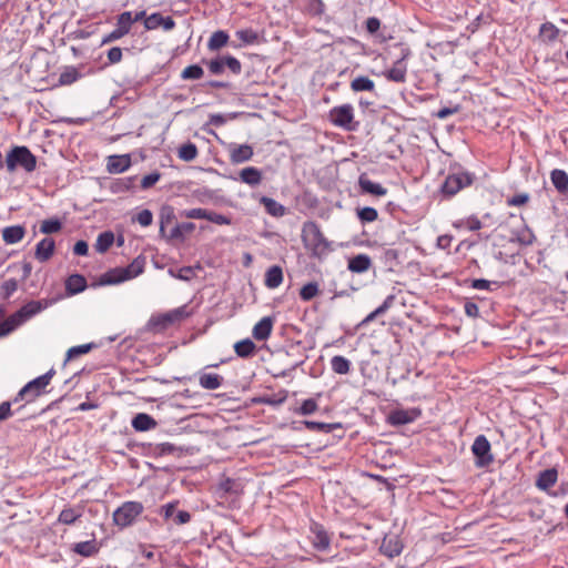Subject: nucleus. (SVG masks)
Wrapping results in <instances>:
<instances>
[{
    "mask_svg": "<svg viewBox=\"0 0 568 568\" xmlns=\"http://www.w3.org/2000/svg\"><path fill=\"white\" fill-rule=\"evenodd\" d=\"M475 181V173L464 170L459 163L450 164L449 172L440 185L439 193L443 199L449 200L459 191L473 185Z\"/></svg>",
    "mask_w": 568,
    "mask_h": 568,
    "instance_id": "f257e3e1",
    "label": "nucleus"
},
{
    "mask_svg": "<svg viewBox=\"0 0 568 568\" xmlns=\"http://www.w3.org/2000/svg\"><path fill=\"white\" fill-rule=\"evenodd\" d=\"M145 256H136L126 267H114L98 278L95 283H92V287L106 286L120 284L124 281L134 278L144 272Z\"/></svg>",
    "mask_w": 568,
    "mask_h": 568,
    "instance_id": "f03ea898",
    "label": "nucleus"
},
{
    "mask_svg": "<svg viewBox=\"0 0 568 568\" xmlns=\"http://www.w3.org/2000/svg\"><path fill=\"white\" fill-rule=\"evenodd\" d=\"M302 239L305 246L312 250L314 256L321 257L329 251V242L314 221H307L302 227Z\"/></svg>",
    "mask_w": 568,
    "mask_h": 568,
    "instance_id": "7ed1b4c3",
    "label": "nucleus"
},
{
    "mask_svg": "<svg viewBox=\"0 0 568 568\" xmlns=\"http://www.w3.org/2000/svg\"><path fill=\"white\" fill-rule=\"evenodd\" d=\"M6 165L9 172L22 168L26 172H33L37 168V156L24 145L13 146L7 154Z\"/></svg>",
    "mask_w": 568,
    "mask_h": 568,
    "instance_id": "20e7f679",
    "label": "nucleus"
},
{
    "mask_svg": "<svg viewBox=\"0 0 568 568\" xmlns=\"http://www.w3.org/2000/svg\"><path fill=\"white\" fill-rule=\"evenodd\" d=\"M144 506L140 501H124L113 511V523L121 529L132 526L136 518L142 515Z\"/></svg>",
    "mask_w": 568,
    "mask_h": 568,
    "instance_id": "39448f33",
    "label": "nucleus"
},
{
    "mask_svg": "<svg viewBox=\"0 0 568 568\" xmlns=\"http://www.w3.org/2000/svg\"><path fill=\"white\" fill-rule=\"evenodd\" d=\"M54 368L49 369L45 374L27 383L17 394L13 402L26 399L28 403L39 397L44 393V388L49 385L50 381L54 376Z\"/></svg>",
    "mask_w": 568,
    "mask_h": 568,
    "instance_id": "423d86ee",
    "label": "nucleus"
},
{
    "mask_svg": "<svg viewBox=\"0 0 568 568\" xmlns=\"http://www.w3.org/2000/svg\"><path fill=\"white\" fill-rule=\"evenodd\" d=\"M399 50L398 58L394 61L393 67L383 72V75L392 82L404 83L407 79V63L406 60L412 55V51L403 43L395 45Z\"/></svg>",
    "mask_w": 568,
    "mask_h": 568,
    "instance_id": "0eeeda50",
    "label": "nucleus"
},
{
    "mask_svg": "<svg viewBox=\"0 0 568 568\" xmlns=\"http://www.w3.org/2000/svg\"><path fill=\"white\" fill-rule=\"evenodd\" d=\"M328 120L335 126L346 131H356L359 122L354 120V108L349 103L334 106L328 112Z\"/></svg>",
    "mask_w": 568,
    "mask_h": 568,
    "instance_id": "6e6552de",
    "label": "nucleus"
},
{
    "mask_svg": "<svg viewBox=\"0 0 568 568\" xmlns=\"http://www.w3.org/2000/svg\"><path fill=\"white\" fill-rule=\"evenodd\" d=\"M202 63L206 65L209 72L214 75L223 74L226 68L234 75H239L242 72L241 61L231 54L217 55L211 60L203 59Z\"/></svg>",
    "mask_w": 568,
    "mask_h": 568,
    "instance_id": "1a4fd4ad",
    "label": "nucleus"
},
{
    "mask_svg": "<svg viewBox=\"0 0 568 568\" xmlns=\"http://www.w3.org/2000/svg\"><path fill=\"white\" fill-rule=\"evenodd\" d=\"M471 453L475 457V465L478 468L488 467L494 462L491 445L485 435H478L473 445Z\"/></svg>",
    "mask_w": 568,
    "mask_h": 568,
    "instance_id": "9d476101",
    "label": "nucleus"
},
{
    "mask_svg": "<svg viewBox=\"0 0 568 568\" xmlns=\"http://www.w3.org/2000/svg\"><path fill=\"white\" fill-rule=\"evenodd\" d=\"M132 28L131 12L124 11L116 17L115 29L102 38L101 44L114 42L126 36Z\"/></svg>",
    "mask_w": 568,
    "mask_h": 568,
    "instance_id": "9b49d317",
    "label": "nucleus"
},
{
    "mask_svg": "<svg viewBox=\"0 0 568 568\" xmlns=\"http://www.w3.org/2000/svg\"><path fill=\"white\" fill-rule=\"evenodd\" d=\"M422 416V409L413 407L408 409L396 408L387 415V423L394 427L403 426L415 422Z\"/></svg>",
    "mask_w": 568,
    "mask_h": 568,
    "instance_id": "f8f14e48",
    "label": "nucleus"
},
{
    "mask_svg": "<svg viewBox=\"0 0 568 568\" xmlns=\"http://www.w3.org/2000/svg\"><path fill=\"white\" fill-rule=\"evenodd\" d=\"M404 544L397 534H387L384 536L379 546V551L388 558H395L403 551Z\"/></svg>",
    "mask_w": 568,
    "mask_h": 568,
    "instance_id": "ddd939ff",
    "label": "nucleus"
},
{
    "mask_svg": "<svg viewBox=\"0 0 568 568\" xmlns=\"http://www.w3.org/2000/svg\"><path fill=\"white\" fill-rule=\"evenodd\" d=\"M47 301H30L13 314L20 322V324H23L24 322H27L28 320H30L31 317L47 308Z\"/></svg>",
    "mask_w": 568,
    "mask_h": 568,
    "instance_id": "4468645a",
    "label": "nucleus"
},
{
    "mask_svg": "<svg viewBox=\"0 0 568 568\" xmlns=\"http://www.w3.org/2000/svg\"><path fill=\"white\" fill-rule=\"evenodd\" d=\"M162 27L165 31H171L175 27V21L172 17H163L160 12H153L144 20V28L146 30H154Z\"/></svg>",
    "mask_w": 568,
    "mask_h": 568,
    "instance_id": "2eb2a0df",
    "label": "nucleus"
},
{
    "mask_svg": "<svg viewBox=\"0 0 568 568\" xmlns=\"http://www.w3.org/2000/svg\"><path fill=\"white\" fill-rule=\"evenodd\" d=\"M229 151L230 161L233 164L250 161L254 155L253 148L250 144H230Z\"/></svg>",
    "mask_w": 568,
    "mask_h": 568,
    "instance_id": "dca6fc26",
    "label": "nucleus"
},
{
    "mask_svg": "<svg viewBox=\"0 0 568 568\" xmlns=\"http://www.w3.org/2000/svg\"><path fill=\"white\" fill-rule=\"evenodd\" d=\"M132 164L130 154L110 155L106 159V171L111 174H120L126 171Z\"/></svg>",
    "mask_w": 568,
    "mask_h": 568,
    "instance_id": "f3484780",
    "label": "nucleus"
},
{
    "mask_svg": "<svg viewBox=\"0 0 568 568\" xmlns=\"http://www.w3.org/2000/svg\"><path fill=\"white\" fill-rule=\"evenodd\" d=\"M311 531L313 532L314 537L312 539V545L317 551H326L329 548L331 545V538L325 530V528L314 523L311 526Z\"/></svg>",
    "mask_w": 568,
    "mask_h": 568,
    "instance_id": "a211bd4d",
    "label": "nucleus"
},
{
    "mask_svg": "<svg viewBox=\"0 0 568 568\" xmlns=\"http://www.w3.org/2000/svg\"><path fill=\"white\" fill-rule=\"evenodd\" d=\"M54 250V240L52 237L47 236L37 243L34 250V257L39 262L44 263L53 256Z\"/></svg>",
    "mask_w": 568,
    "mask_h": 568,
    "instance_id": "6ab92c4d",
    "label": "nucleus"
},
{
    "mask_svg": "<svg viewBox=\"0 0 568 568\" xmlns=\"http://www.w3.org/2000/svg\"><path fill=\"white\" fill-rule=\"evenodd\" d=\"M136 175L112 179L109 184V190L113 194L134 191L136 187Z\"/></svg>",
    "mask_w": 568,
    "mask_h": 568,
    "instance_id": "aec40b11",
    "label": "nucleus"
},
{
    "mask_svg": "<svg viewBox=\"0 0 568 568\" xmlns=\"http://www.w3.org/2000/svg\"><path fill=\"white\" fill-rule=\"evenodd\" d=\"M358 185L362 193L375 196H384L387 194V189L379 183L373 182L366 173H362L358 178Z\"/></svg>",
    "mask_w": 568,
    "mask_h": 568,
    "instance_id": "412c9836",
    "label": "nucleus"
},
{
    "mask_svg": "<svg viewBox=\"0 0 568 568\" xmlns=\"http://www.w3.org/2000/svg\"><path fill=\"white\" fill-rule=\"evenodd\" d=\"M372 258L364 253L354 255L347 261V268L352 273L362 274L367 272L372 267Z\"/></svg>",
    "mask_w": 568,
    "mask_h": 568,
    "instance_id": "4be33fe9",
    "label": "nucleus"
},
{
    "mask_svg": "<svg viewBox=\"0 0 568 568\" xmlns=\"http://www.w3.org/2000/svg\"><path fill=\"white\" fill-rule=\"evenodd\" d=\"M99 550H100V546L95 538H92V539L85 540V541L75 542L71 546L72 552H74L81 557H84V558L95 556L99 552Z\"/></svg>",
    "mask_w": 568,
    "mask_h": 568,
    "instance_id": "5701e85b",
    "label": "nucleus"
},
{
    "mask_svg": "<svg viewBox=\"0 0 568 568\" xmlns=\"http://www.w3.org/2000/svg\"><path fill=\"white\" fill-rule=\"evenodd\" d=\"M88 287L87 280L81 274H71L65 280V292L68 296L82 293Z\"/></svg>",
    "mask_w": 568,
    "mask_h": 568,
    "instance_id": "b1692460",
    "label": "nucleus"
},
{
    "mask_svg": "<svg viewBox=\"0 0 568 568\" xmlns=\"http://www.w3.org/2000/svg\"><path fill=\"white\" fill-rule=\"evenodd\" d=\"M558 479V471L556 468H547L538 474L536 479V487L540 490L547 491L552 487Z\"/></svg>",
    "mask_w": 568,
    "mask_h": 568,
    "instance_id": "393cba45",
    "label": "nucleus"
},
{
    "mask_svg": "<svg viewBox=\"0 0 568 568\" xmlns=\"http://www.w3.org/2000/svg\"><path fill=\"white\" fill-rule=\"evenodd\" d=\"M158 422L146 413H138L131 420V426L136 432H148L155 428Z\"/></svg>",
    "mask_w": 568,
    "mask_h": 568,
    "instance_id": "a878e982",
    "label": "nucleus"
},
{
    "mask_svg": "<svg viewBox=\"0 0 568 568\" xmlns=\"http://www.w3.org/2000/svg\"><path fill=\"white\" fill-rule=\"evenodd\" d=\"M273 328V318L265 316L253 327L252 335L256 341H265L270 337Z\"/></svg>",
    "mask_w": 568,
    "mask_h": 568,
    "instance_id": "bb28decb",
    "label": "nucleus"
},
{
    "mask_svg": "<svg viewBox=\"0 0 568 568\" xmlns=\"http://www.w3.org/2000/svg\"><path fill=\"white\" fill-rule=\"evenodd\" d=\"M172 325H174V323L169 312L159 315H153L148 322L149 328L155 333L163 332Z\"/></svg>",
    "mask_w": 568,
    "mask_h": 568,
    "instance_id": "cd10ccee",
    "label": "nucleus"
},
{
    "mask_svg": "<svg viewBox=\"0 0 568 568\" xmlns=\"http://www.w3.org/2000/svg\"><path fill=\"white\" fill-rule=\"evenodd\" d=\"M395 300L396 296L394 294L388 295L375 311L371 312L364 320H362L358 326H366L377 316L385 314L394 305Z\"/></svg>",
    "mask_w": 568,
    "mask_h": 568,
    "instance_id": "c85d7f7f",
    "label": "nucleus"
},
{
    "mask_svg": "<svg viewBox=\"0 0 568 568\" xmlns=\"http://www.w3.org/2000/svg\"><path fill=\"white\" fill-rule=\"evenodd\" d=\"M224 378L216 373H200L199 384L202 388L214 390L222 386Z\"/></svg>",
    "mask_w": 568,
    "mask_h": 568,
    "instance_id": "c756f323",
    "label": "nucleus"
},
{
    "mask_svg": "<svg viewBox=\"0 0 568 568\" xmlns=\"http://www.w3.org/2000/svg\"><path fill=\"white\" fill-rule=\"evenodd\" d=\"M26 235V227L23 225H11L2 230V239L7 244H16L20 242Z\"/></svg>",
    "mask_w": 568,
    "mask_h": 568,
    "instance_id": "7c9ffc66",
    "label": "nucleus"
},
{
    "mask_svg": "<svg viewBox=\"0 0 568 568\" xmlns=\"http://www.w3.org/2000/svg\"><path fill=\"white\" fill-rule=\"evenodd\" d=\"M260 203L271 216L282 217L286 214V207L272 197L263 195L260 199Z\"/></svg>",
    "mask_w": 568,
    "mask_h": 568,
    "instance_id": "2f4dec72",
    "label": "nucleus"
},
{
    "mask_svg": "<svg viewBox=\"0 0 568 568\" xmlns=\"http://www.w3.org/2000/svg\"><path fill=\"white\" fill-rule=\"evenodd\" d=\"M216 493L220 497H225L226 495H240L242 493L241 485L232 478H224L217 485Z\"/></svg>",
    "mask_w": 568,
    "mask_h": 568,
    "instance_id": "473e14b6",
    "label": "nucleus"
},
{
    "mask_svg": "<svg viewBox=\"0 0 568 568\" xmlns=\"http://www.w3.org/2000/svg\"><path fill=\"white\" fill-rule=\"evenodd\" d=\"M550 180L556 190L566 195L568 193V174L561 169H554L550 172Z\"/></svg>",
    "mask_w": 568,
    "mask_h": 568,
    "instance_id": "72a5a7b5",
    "label": "nucleus"
},
{
    "mask_svg": "<svg viewBox=\"0 0 568 568\" xmlns=\"http://www.w3.org/2000/svg\"><path fill=\"white\" fill-rule=\"evenodd\" d=\"M181 452V448L171 443L149 444V454L154 457L175 455L176 453Z\"/></svg>",
    "mask_w": 568,
    "mask_h": 568,
    "instance_id": "f704fd0d",
    "label": "nucleus"
},
{
    "mask_svg": "<svg viewBox=\"0 0 568 568\" xmlns=\"http://www.w3.org/2000/svg\"><path fill=\"white\" fill-rule=\"evenodd\" d=\"M241 182L250 186H256L262 182V172L255 166H247L240 172Z\"/></svg>",
    "mask_w": 568,
    "mask_h": 568,
    "instance_id": "c9c22d12",
    "label": "nucleus"
},
{
    "mask_svg": "<svg viewBox=\"0 0 568 568\" xmlns=\"http://www.w3.org/2000/svg\"><path fill=\"white\" fill-rule=\"evenodd\" d=\"M82 68H77L73 65L64 67L59 75V83L61 85H70L75 81L83 78L84 73L81 72Z\"/></svg>",
    "mask_w": 568,
    "mask_h": 568,
    "instance_id": "e433bc0d",
    "label": "nucleus"
},
{
    "mask_svg": "<svg viewBox=\"0 0 568 568\" xmlns=\"http://www.w3.org/2000/svg\"><path fill=\"white\" fill-rule=\"evenodd\" d=\"M283 282V270L280 265L271 266L266 273L264 278V284L268 288H276Z\"/></svg>",
    "mask_w": 568,
    "mask_h": 568,
    "instance_id": "4c0bfd02",
    "label": "nucleus"
},
{
    "mask_svg": "<svg viewBox=\"0 0 568 568\" xmlns=\"http://www.w3.org/2000/svg\"><path fill=\"white\" fill-rule=\"evenodd\" d=\"M235 37L241 40V43L240 44H233L234 48H241L243 45H250V44H255V43H258L260 41V36L258 33L252 29V28H246V29H240L235 32Z\"/></svg>",
    "mask_w": 568,
    "mask_h": 568,
    "instance_id": "58836bf2",
    "label": "nucleus"
},
{
    "mask_svg": "<svg viewBox=\"0 0 568 568\" xmlns=\"http://www.w3.org/2000/svg\"><path fill=\"white\" fill-rule=\"evenodd\" d=\"M256 346L250 338H244L234 344V352L241 358H250L254 355Z\"/></svg>",
    "mask_w": 568,
    "mask_h": 568,
    "instance_id": "ea45409f",
    "label": "nucleus"
},
{
    "mask_svg": "<svg viewBox=\"0 0 568 568\" xmlns=\"http://www.w3.org/2000/svg\"><path fill=\"white\" fill-rule=\"evenodd\" d=\"M230 36L224 30H217L212 33L207 41V49L210 51H219L229 43Z\"/></svg>",
    "mask_w": 568,
    "mask_h": 568,
    "instance_id": "a19ab883",
    "label": "nucleus"
},
{
    "mask_svg": "<svg viewBox=\"0 0 568 568\" xmlns=\"http://www.w3.org/2000/svg\"><path fill=\"white\" fill-rule=\"evenodd\" d=\"M351 89L354 92H371V93H374L376 87H375V82L372 79H369L366 75H359V77H356L351 82Z\"/></svg>",
    "mask_w": 568,
    "mask_h": 568,
    "instance_id": "79ce46f5",
    "label": "nucleus"
},
{
    "mask_svg": "<svg viewBox=\"0 0 568 568\" xmlns=\"http://www.w3.org/2000/svg\"><path fill=\"white\" fill-rule=\"evenodd\" d=\"M173 220H175L174 207L169 204L162 205L160 209V230H159V233L162 237L166 236L165 227H166V225L172 223Z\"/></svg>",
    "mask_w": 568,
    "mask_h": 568,
    "instance_id": "37998d69",
    "label": "nucleus"
},
{
    "mask_svg": "<svg viewBox=\"0 0 568 568\" xmlns=\"http://www.w3.org/2000/svg\"><path fill=\"white\" fill-rule=\"evenodd\" d=\"M195 230V224L192 222H183L176 224L169 235L164 236L168 240L184 241V234L192 233Z\"/></svg>",
    "mask_w": 568,
    "mask_h": 568,
    "instance_id": "c03bdc74",
    "label": "nucleus"
},
{
    "mask_svg": "<svg viewBox=\"0 0 568 568\" xmlns=\"http://www.w3.org/2000/svg\"><path fill=\"white\" fill-rule=\"evenodd\" d=\"M303 424L311 432L329 434L336 428H342L341 423H322L313 420H304Z\"/></svg>",
    "mask_w": 568,
    "mask_h": 568,
    "instance_id": "a18cd8bd",
    "label": "nucleus"
},
{
    "mask_svg": "<svg viewBox=\"0 0 568 568\" xmlns=\"http://www.w3.org/2000/svg\"><path fill=\"white\" fill-rule=\"evenodd\" d=\"M114 241V233L112 231H104L98 235L94 248L98 253H105L112 246Z\"/></svg>",
    "mask_w": 568,
    "mask_h": 568,
    "instance_id": "49530a36",
    "label": "nucleus"
},
{
    "mask_svg": "<svg viewBox=\"0 0 568 568\" xmlns=\"http://www.w3.org/2000/svg\"><path fill=\"white\" fill-rule=\"evenodd\" d=\"M196 270L201 271L202 266L200 264H196L194 266H183V267H180L179 270H174L171 267V268H169V274L172 277H175V278H179L182 281H191L193 277H195Z\"/></svg>",
    "mask_w": 568,
    "mask_h": 568,
    "instance_id": "de8ad7c7",
    "label": "nucleus"
},
{
    "mask_svg": "<svg viewBox=\"0 0 568 568\" xmlns=\"http://www.w3.org/2000/svg\"><path fill=\"white\" fill-rule=\"evenodd\" d=\"M536 240V236L530 227L525 225L520 231L514 233V236L510 239V242H517L520 245L529 246Z\"/></svg>",
    "mask_w": 568,
    "mask_h": 568,
    "instance_id": "09e8293b",
    "label": "nucleus"
},
{
    "mask_svg": "<svg viewBox=\"0 0 568 568\" xmlns=\"http://www.w3.org/2000/svg\"><path fill=\"white\" fill-rule=\"evenodd\" d=\"M331 368L336 374L346 375L351 372V362L342 355H335L331 359Z\"/></svg>",
    "mask_w": 568,
    "mask_h": 568,
    "instance_id": "8fccbe9b",
    "label": "nucleus"
},
{
    "mask_svg": "<svg viewBox=\"0 0 568 568\" xmlns=\"http://www.w3.org/2000/svg\"><path fill=\"white\" fill-rule=\"evenodd\" d=\"M81 516L82 513L80 509L67 507L60 511L58 523L63 525H73Z\"/></svg>",
    "mask_w": 568,
    "mask_h": 568,
    "instance_id": "3c124183",
    "label": "nucleus"
},
{
    "mask_svg": "<svg viewBox=\"0 0 568 568\" xmlns=\"http://www.w3.org/2000/svg\"><path fill=\"white\" fill-rule=\"evenodd\" d=\"M560 30L552 22H545L539 28V36L542 38L545 42H554L558 36Z\"/></svg>",
    "mask_w": 568,
    "mask_h": 568,
    "instance_id": "603ef678",
    "label": "nucleus"
},
{
    "mask_svg": "<svg viewBox=\"0 0 568 568\" xmlns=\"http://www.w3.org/2000/svg\"><path fill=\"white\" fill-rule=\"evenodd\" d=\"M382 261L389 271H394L400 264L399 252L395 248H386L383 252Z\"/></svg>",
    "mask_w": 568,
    "mask_h": 568,
    "instance_id": "864d4df0",
    "label": "nucleus"
},
{
    "mask_svg": "<svg viewBox=\"0 0 568 568\" xmlns=\"http://www.w3.org/2000/svg\"><path fill=\"white\" fill-rule=\"evenodd\" d=\"M199 154L197 148L192 142H186L182 144L179 149L178 155L181 160L185 162L193 161Z\"/></svg>",
    "mask_w": 568,
    "mask_h": 568,
    "instance_id": "5fc2aeb1",
    "label": "nucleus"
},
{
    "mask_svg": "<svg viewBox=\"0 0 568 568\" xmlns=\"http://www.w3.org/2000/svg\"><path fill=\"white\" fill-rule=\"evenodd\" d=\"M95 346L97 345L94 343H88V344H82V345H78V346H73V347L69 348L67 352V355H65L64 365L67 364V362L73 359L78 356L88 354Z\"/></svg>",
    "mask_w": 568,
    "mask_h": 568,
    "instance_id": "6e6d98bb",
    "label": "nucleus"
},
{
    "mask_svg": "<svg viewBox=\"0 0 568 568\" xmlns=\"http://www.w3.org/2000/svg\"><path fill=\"white\" fill-rule=\"evenodd\" d=\"M62 230V222L59 217H51L48 220L42 221L40 225V232L42 234H53L58 233Z\"/></svg>",
    "mask_w": 568,
    "mask_h": 568,
    "instance_id": "4d7b16f0",
    "label": "nucleus"
},
{
    "mask_svg": "<svg viewBox=\"0 0 568 568\" xmlns=\"http://www.w3.org/2000/svg\"><path fill=\"white\" fill-rule=\"evenodd\" d=\"M358 220L364 223H372L378 219V212L372 206H364L356 211Z\"/></svg>",
    "mask_w": 568,
    "mask_h": 568,
    "instance_id": "13d9d810",
    "label": "nucleus"
},
{
    "mask_svg": "<svg viewBox=\"0 0 568 568\" xmlns=\"http://www.w3.org/2000/svg\"><path fill=\"white\" fill-rule=\"evenodd\" d=\"M320 293L318 284L316 282H308L300 290V297L304 302L313 300Z\"/></svg>",
    "mask_w": 568,
    "mask_h": 568,
    "instance_id": "bf43d9fd",
    "label": "nucleus"
},
{
    "mask_svg": "<svg viewBox=\"0 0 568 568\" xmlns=\"http://www.w3.org/2000/svg\"><path fill=\"white\" fill-rule=\"evenodd\" d=\"M204 71L200 64H191L184 68L181 72L183 80H199L203 77Z\"/></svg>",
    "mask_w": 568,
    "mask_h": 568,
    "instance_id": "052dcab7",
    "label": "nucleus"
},
{
    "mask_svg": "<svg viewBox=\"0 0 568 568\" xmlns=\"http://www.w3.org/2000/svg\"><path fill=\"white\" fill-rule=\"evenodd\" d=\"M318 409V405L315 398L304 399L298 408L294 410L295 414L301 416H307L314 414Z\"/></svg>",
    "mask_w": 568,
    "mask_h": 568,
    "instance_id": "680f3d73",
    "label": "nucleus"
},
{
    "mask_svg": "<svg viewBox=\"0 0 568 568\" xmlns=\"http://www.w3.org/2000/svg\"><path fill=\"white\" fill-rule=\"evenodd\" d=\"M21 324L14 316V314L10 315L7 320L0 322V338L9 335Z\"/></svg>",
    "mask_w": 568,
    "mask_h": 568,
    "instance_id": "e2e57ef3",
    "label": "nucleus"
},
{
    "mask_svg": "<svg viewBox=\"0 0 568 568\" xmlns=\"http://www.w3.org/2000/svg\"><path fill=\"white\" fill-rule=\"evenodd\" d=\"M286 399V394L282 395V396H277V395H264V396H258V397H254L252 399V402L254 404H265V405H270V406H278L281 404H283Z\"/></svg>",
    "mask_w": 568,
    "mask_h": 568,
    "instance_id": "0e129e2a",
    "label": "nucleus"
},
{
    "mask_svg": "<svg viewBox=\"0 0 568 568\" xmlns=\"http://www.w3.org/2000/svg\"><path fill=\"white\" fill-rule=\"evenodd\" d=\"M470 287L474 290L494 291L500 287V283L497 281H488L485 278H474L470 281Z\"/></svg>",
    "mask_w": 568,
    "mask_h": 568,
    "instance_id": "69168bd1",
    "label": "nucleus"
},
{
    "mask_svg": "<svg viewBox=\"0 0 568 568\" xmlns=\"http://www.w3.org/2000/svg\"><path fill=\"white\" fill-rule=\"evenodd\" d=\"M325 4L322 0H307L306 12L312 17H320L324 13Z\"/></svg>",
    "mask_w": 568,
    "mask_h": 568,
    "instance_id": "338daca9",
    "label": "nucleus"
},
{
    "mask_svg": "<svg viewBox=\"0 0 568 568\" xmlns=\"http://www.w3.org/2000/svg\"><path fill=\"white\" fill-rule=\"evenodd\" d=\"M18 290V281L16 278H9L1 285V297L8 300Z\"/></svg>",
    "mask_w": 568,
    "mask_h": 568,
    "instance_id": "774afa93",
    "label": "nucleus"
}]
</instances>
